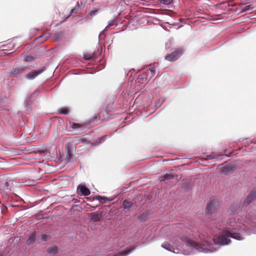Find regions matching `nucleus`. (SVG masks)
I'll list each match as a JSON object with an SVG mask.
<instances>
[{
    "label": "nucleus",
    "instance_id": "1",
    "mask_svg": "<svg viewBox=\"0 0 256 256\" xmlns=\"http://www.w3.org/2000/svg\"><path fill=\"white\" fill-rule=\"evenodd\" d=\"M244 234H246L244 227L236 224L232 228L226 229L223 234L216 238H204L200 244L186 238L182 240L186 244L194 248L198 252L212 253L218 250L220 246L228 244L231 242L230 238L238 240H244L243 235Z\"/></svg>",
    "mask_w": 256,
    "mask_h": 256
},
{
    "label": "nucleus",
    "instance_id": "2",
    "mask_svg": "<svg viewBox=\"0 0 256 256\" xmlns=\"http://www.w3.org/2000/svg\"><path fill=\"white\" fill-rule=\"evenodd\" d=\"M184 238H186L188 240H190L186 236H182V237L176 238L174 240V245L176 248V250H175L172 246L166 242L163 243L162 244V247L174 253L178 254L182 252L185 255H190L192 253L191 251L194 250H196V249L186 244V242L182 240Z\"/></svg>",
    "mask_w": 256,
    "mask_h": 256
},
{
    "label": "nucleus",
    "instance_id": "3",
    "mask_svg": "<svg viewBox=\"0 0 256 256\" xmlns=\"http://www.w3.org/2000/svg\"><path fill=\"white\" fill-rule=\"evenodd\" d=\"M218 201L216 200L214 198H211L210 199L206 208V211L208 214H212L216 212L218 210Z\"/></svg>",
    "mask_w": 256,
    "mask_h": 256
},
{
    "label": "nucleus",
    "instance_id": "4",
    "mask_svg": "<svg viewBox=\"0 0 256 256\" xmlns=\"http://www.w3.org/2000/svg\"><path fill=\"white\" fill-rule=\"evenodd\" d=\"M238 208H240V206L238 204L232 205L228 210V214L230 215L237 214L240 217L244 216L246 214L245 210H238Z\"/></svg>",
    "mask_w": 256,
    "mask_h": 256
},
{
    "label": "nucleus",
    "instance_id": "5",
    "mask_svg": "<svg viewBox=\"0 0 256 256\" xmlns=\"http://www.w3.org/2000/svg\"><path fill=\"white\" fill-rule=\"evenodd\" d=\"M12 180H2L0 181V190H11L13 186Z\"/></svg>",
    "mask_w": 256,
    "mask_h": 256
},
{
    "label": "nucleus",
    "instance_id": "6",
    "mask_svg": "<svg viewBox=\"0 0 256 256\" xmlns=\"http://www.w3.org/2000/svg\"><path fill=\"white\" fill-rule=\"evenodd\" d=\"M182 54L180 50H176L166 56L165 59L170 62H174L178 60Z\"/></svg>",
    "mask_w": 256,
    "mask_h": 256
},
{
    "label": "nucleus",
    "instance_id": "7",
    "mask_svg": "<svg viewBox=\"0 0 256 256\" xmlns=\"http://www.w3.org/2000/svg\"><path fill=\"white\" fill-rule=\"evenodd\" d=\"M44 70V68L32 70L26 75L25 78L28 80H32L34 79L38 75L40 74Z\"/></svg>",
    "mask_w": 256,
    "mask_h": 256
},
{
    "label": "nucleus",
    "instance_id": "8",
    "mask_svg": "<svg viewBox=\"0 0 256 256\" xmlns=\"http://www.w3.org/2000/svg\"><path fill=\"white\" fill-rule=\"evenodd\" d=\"M235 170V167L232 164H225L220 168V172L224 174H232Z\"/></svg>",
    "mask_w": 256,
    "mask_h": 256
},
{
    "label": "nucleus",
    "instance_id": "9",
    "mask_svg": "<svg viewBox=\"0 0 256 256\" xmlns=\"http://www.w3.org/2000/svg\"><path fill=\"white\" fill-rule=\"evenodd\" d=\"M256 197V190H253L248 194L246 198L244 200L242 204V206L248 205L252 200L255 199Z\"/></svg>",
    "mask_w": 256,
    "mask_h": 256
},
{
    "label": "nucleus",
    "instance_id": "10",
    "mask_svg": "<svg viewBox=\"0 0 256 256\" xmlns=\"http://www.w3.org/2000/svg\"><path fill=\"white\" fill-rule=\"evenodd\" d=\"M78 192L81 196H88L90 194L89 189L84 184H80L78 186Z\"/></svg>",
    "mask_w": 256,
    "mask_h": 256
},
{
    "label": "nucleus",
    "instance_id": "11",
    "mask_svg": "<svg viewBox=\"0 0 256 256\" xmlns=\"http://www.w3.org/2000/svg\"><path fill=\"white\" fill-rule=\"evenodd\" d=\"M25 70L26 67L24 66L14 68L10 72V75L12 76H18L19 74H22Z\"/></svg>",
    "mask_w": 256,
    "mask_h": 256
},
{
    "label": "nucleus",
    "instance_id": "12",
    "mask_svg": "<svg viewBox=\"0 0 256 256\" xmlns=\"http://www.w3.org/2000/svg\"><path fill=\"white\" fill-rule=\"evenodd\" d=\"M147 80V74L146 72H143L142 74L138 75L136 80V83L138 86H140L146 82Z\"/></svg>",
    "mask_w": 256,
    "mask_h": 256
},
{
    "label": "nucleus",
    "instance_id": "13",
    "mask_svg": "<svg viewBox=\"0 0 256 256\" xmlns=\"http://www.w3.org/2000/svg\"><path fill=\"white\" fill-rule=\"evenodd\" d=\"M88 216L90 218V220L94 222H100L102 218L101 214L96 213H90Z\"/></svg>",
    "mask_w": 256,
    "mask_h": 256
},
{
    "label": "nucleus",
    "instance_id": "14",
    "mask_svg": "<svg viewBox=\"0 0 256 256\" xmlns=\"http://www.w3.org/2000/svg\"><path fill=\"white\" fill-rule=\"evenodd\" d=\"M135 249V247L132 246L130 248L122 252H118L115 256H127L132 252Z\"/></svg>",
    "mask_w": 256,
    "mask_h": 256
},
{
    "label": "nucleus",
    "instance_id": "15",
    "mask_svg": "<svg viewBox=\"0 0 256 256\" xmlns=\"http://www.w3.org/2000/svg\"><path fill=\"white\" fill-rule=\"evenodd\" d=\"M66 159L68 162H70V160L72 156V153L68 144H66Z\"/></svg>",
    "mask_w": 256,
    "mask_h": 256
},
{
    "label": "nucleus",
    "instance_id": "16",
    "mask_svg": "<svg viewBox=\"0 0 256 256\" xmlns=\"http://www.w3.org/2000/svg\"><path fill=\"white\" fill-rule=\"evenodd\" d=\"M174 175L172 174H166L162 176H160L159 178V180L160 182L164 181L167 180H170L173 178Z\"/></svg>",
    "mask_w": 256,
    "mask_h": 256
},
{
    "label": "nucleus",
    "instance_id": "17",
    "mask_svg": "<svg viewBox=\"0 0 256 256\" xmlns=\"http://www.w3.org/2000/svg\"><path fill=\"white\" fill-rule=\"evenodd\" d=\"M100 8V6L99 5L96 8H94L88 13V16H93L97 14L98 10Z\"/></svg>",
    "mask_w": 256,
    "mask_h": 256
},
{
    "label": "nucleus",
    "instance_id": "18",
    "mask_svg": "<svg viewBox=\"0 0 256 256\" xmlns=\"http://www.w3.org/2000/svg\"><path fill=\"white\" fill-rule=\"evenodd\" d=\"M62 32H58L57 33H55L52 36V38L54 41H58L62 39Z\"/></svg>",
    "mask_w": 256,
    "mask_h": 256
},
{
    "label": "nucleus",
    "instance_id": "19",
    "mask_svg": "<svg viewBox=\"0 0 256 256\" xmlns=\"http://www.w3.org/2000/svg\"><path fill=\"white\" fill-rule=\"evenodd\" d=\"M50 36V34L46 33L42 35L39 36L37 38L40 39V41L42 42L46 40Z\"/></svg>",
    "mask_w": 256,
    "mask_h": 256
},
{
    "label": "nucleus",
    "instance_id": "20",
    "mask_svg": "<svg viewBox=\"0 0 256 256\" xmlns=\"http://www.w3.org/2000/svg\"><path fill=\"white\" fill-rule=\"evenodd\" d=\"M47 251L48 254H54L58 252V248L56 246H53L51 248H48Z\"/></svg>",
    "mask_w": 256,
    "mask_h": 256
},
{
    "label": "nucleus",
    "instance_id": "21",
    "mask_svg": "<svg viewBox=\"0 0 256 256\" xmlns=\"http://www.w3.org/2000/svg\"><path fill=\"white\" fill-rule=\"evenodd\" d=\"M35 240V235L34 234H32L28 237V240L26 241V243L28 244H32Z\"/></svg>",
    "mask_w": 256,
    "mask_h": 256
},
{
    "label": "nucleus",
    "instance_id": "22",
    "mask_svg": "<svg viewBox=\"0 0 256 256\" xmlns=\"http://www.w3.org/2000/svg\"><path fill=\"white\" fill-rule=\"evenodd\" d=\"M132 204L130 202L126 200H124L122 202L123 207L125 209L129 208L131 206Z\"/></svg>",
    "mask_w": 256,
    "mask_h": 256
},
{
    "label": "nucleus",
    "instance_id": "23",
    "mask_svg": "<svg viewBox=\"0 0 256 256\" xmlns=\"http://www.w3.org/2000/svg\"><path fill=\"white\" fill-rule=\"evenodd\" d=\"M70 126L72 129L78 130L82 128V126L78 123L72 122V124L70 123Z\"/></svg>",
    "mask_w": 256,
    "mask_h": 256
},
{
    "label": "nucleus",
    "instance_id": "24",
    "mask_svg": "<svg viewBox=\"0 0 256 256\" xmlns=\"http://www.w3.org/2000/svg\"><path fill=\"white\" fill-rule=\"evenodd\" d=\"M30 105H31V100L30 98H28L26 100V104H25L26 112H29L30 110H31Z\"/></svg>",
    "mask_w": 256,
    "mask_h": 256
},
{
    "label": "nucleus",
    "instance_id": "25",
    "mask_svg": "<svg viewBox=\"0 0 256 256\" xmlns=\"http://www.w3.org/2000/svg\"><path fill=\"white\" fill-rule=\"evenodd\" d=\"M80 10V7L78 5V3L77 4V5L75 6L74 8L71 9L70 12H74L75 14H78L79 11Z\"/></svg>",
    "mask_w": 256,
    "mask_h": 256
},
{
    "label": "nucleus",
    "instance_id": "26",
    "mask_svg": "<svg viewBox=\"0 0 256 256\" xmlns=\"http://www.w3.org/2000/svg\"><path fill=\"white\" fill-rule=\"evenodd\" d=\"M209 155L210 157H212V160L218 159L219 158L220 156H222V154H218L215 152H212L211 154H209Z\"/></svg>",
    "mask_w": 256,
    "mask_h": 256
},
{
    "label": "nucleus",
    "instance_id": "27",
    "mask_svg": "<svg viewBox=\"0 0 256 256\" xmlns=\"http://www.w3.org/2000/svg\"><path fill=\"white\" fill-rule=\"evenodd\" d=\"M84 58L86 60H91L94 56V53H86L85 54H84Z\"/></svg>",
    "mask_w": 256,
    "mask_h": 256
},
{
    "label": "nucleus",
    "instance_id": "28",
    "mask_svg": "<svg viewBox=\"0 0 256 256\" xmlns=\"http://www.w3.org/2000/svg\"><path fill=\"white\" fill-rule=\"evenodd\" d=\"M161 4L165 5H170L173 2V0H159Z\"/></svg>",
    "mask_w": 256,
    "mask_h": 256
},
{
    "label": "nucleus",
    "instance_id": "29",
    "mask_svg": "<svg viewBox=\"0 0 256 256\" xmlns=\"http://www.w3.org/2000/svg\"><path fill=\"white\" fill-rule=\"evenodd\" d=\"M23 60L25 62H30L34 60V58L31 56H24Z\"/></svg>",
    "mask_w": 256,
    "mask_h": 256
},
{
    "label": "nucleus",
    "instance_id": "30",
    "mask_svg": "<svg viewBox=\"0 0 256 256\" xmlns=\"http://www.w3.org/2000/svg\"><path fill=\"white\" fill-rule=\"evenodd\" d=\"M59 112L61 114H68V110L64 108H60L59 110Z\"/></svg>",
    "mask_w": 256,
    "mask_h": 256
},
{
    "label": "nucleus",
    "instance_id": "31",
    "mask_svg": "<svg viewBox=\"0 0 256 256\" xmlns=\"http://www.w3.org/2000/svg\"><path fill=\"white\" fill-rule=\"evenodd\" d=\"M252 9V8L250 5L246 6L244 7L242 10V12H245L248 11H250Z\"/></svg>",
    "mask_w": 256,
    "mask_h": 256
},
{
    "label": "nucleus",
    "instance_id": "32",
    "mask_svg": "<svg viewBox=\"0 0 256 256\" xmlns=\"http://www.w3.org/2000/svg\"><path fill=\"white\" fill-rule=\"evenodd\" d=\"M149 70L151 72L152 76H153L155 74V68L154 66H150V67L149 68Z\"/></svg>",
    "mask_w": 256,
    "mask_h": 256
},
{
    "label": "nucleus",
    "instance_id": "33",
    "mask_svg": "<svg viewBox=\"0 0 256 256\" xmlns=\"http://www.w3.org/2000/svg\"><path fill=\"white\" fill-rule=\"evenodd\" d=\"M96 199L98 200H108V198L104 196H96Z\"/></svg>",
    "mask_w": 256,
    "mask_h": 256
},
{
    "label": "nucleus",
    "instance_id": "34",
    "mask_svg": "<svg viewBox=\"0 0 256 256\" xmlns=\"http://www.w3.org/2000/svg\"><path fill=\"white\" fill-rule=\"evenodd\" d=\"M106 136H104L102 137L99 138L98 140V142L100 144L102 143L103 142H104V140H105Z\"/></svg>",
    "mask_w": 256,
    "mask_h": 256
},
{
    "label": "nucleus",
    "instance_id": "35",
    "mask_svg": "<svg viewBox=\"0 0 256 256\" xmlns=\"http://www.w3.org/2000/svg\"><path fill=\"white\" fill-rule=\"evenodd\" d=\"M115 20H116L115 19H114V20L108 21V26H113L114 24Z\"/></svg>",
    "mask_w": 256,
    "mask_h": 256
},
{
    "label": "nucleus",
    "instance_id": "36",
    "mask_svg": "<svg viewBox=\"0 0 256 256\" xmlns=\"http://www.w3.org/2000/svg\"><path fill=\"white\" fill-rule=\"evenodd\" d=\"M47 238H48V236L46 235V234H43V235H42V236L41 237V240L42 241H46V240H47Z\"/></svg>",
    "mask_w": 256,
    "mask_h": 256
},
{
    "label": "nucleus",
    "instance_id": "37",
    "mask_svg": "<svg viewBox=\"0 0 256 256\" xmlns=\"http://www.w3.org/2000/svg\"><path fill=\"white\" fill-rule=\"evenodd\" d=\"M204 158L207 160H212V157H210L209 154H208V155L206 156V157Z\"/></svg>",
    "mask_w": 256,
    "mask_h": 256
},
{
    "label": "nucleus",
    "instance_id": "38",
    "mask_svg": "<svg viewBox=\"0 0 256 256\" xmlns=\"http://www.w3.org/2000/svg\"><path fill=\"white\" fill-rule=\"evenodd\" d=\"M183 186H186V188H187V189L190 188V185H188V186H187V184H186V183H184V184H183Z\"/></svg>",
    "mask_w": 256,
    "mask_h": 256
},
{
    "label": "nucleus",
    "instance_id": "39",
    "mask_svg": "<svg viewBox=\"0 0 256 256\" xmlns=\"http://www.w3.org/2000/svg\"><path fill=\"white\" fill-rule=\"evenodd\" d=\"M104 30H102V32H101L100 33V35H99V36H100V34H103V33H104Z\"/></svg>",
    "mask_w": 256,
    "mask_h": 256
},
{
    "label": "nucleus",
    "instance_id": "40",
    "mask_svg": "<svg viewBox=\"0 0 256 256\" xmlns=\"http://www.w3.org/2000/svg\"><path fill=\"white\" fill-rule=\"evenodd\" d=\"M0 256H3V254L1 253H0Z\"/></svg>",
    "mask_w": 256,
    "mask_h": 256
},
{
    "label": "nucleus",
    "instance_id": "41",
    "mask_svg": "<svg viewBox=\"0 0 256 256\" xmlns=\"http://www.w3.org/2000/svg\"><path fill=\"white\" fill-rule=\"evenodd\" d=\"M91 1H92V2H94V0H91Z\"/></svg>",
    "mask_w": 256,
    "mask_h": 256
}]
</instances>
